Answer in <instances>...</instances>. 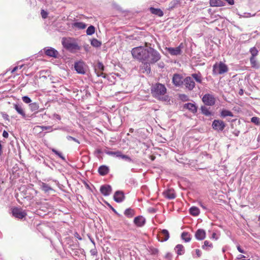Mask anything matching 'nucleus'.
Segmentation results:
<instances>
[{"mask_svg": "<svg viewBox=\"0 0 260 260\" xmlns=\"http://www.w3.org/2000/svg\"><path fill=\"white\" fill-rule=\"evenodd\" d=\"M195 237L198 240H203L206 237V232L203 229H198L195 233Z\"/></svg>", "mask_w": 260, "mask_h": 260, "instance_id": "a211bd4d", "label": "nucleus"}, {"mask_svg": "<svg viewBox=\"0 0 260 260\" xmlns=\"http://www.w3.org/2000/svg\"><path fill=\"white\" fill-rule=\"evenodd\" d=\"M39 185L41 189L45 193H49L50 191L53 190L50 186L44 182H40Z\"/></svg>", "mask_w": 260, "mask_h": 260, "instance_id": "6ab92c4d", "label": "nucleus"}, {"mask_svg": "<svg viewBox=\"0 0 260 260\" xmlns=\"http://www.w3.org/2000/svg\"><path fill=\"white\" fill-rule=\"evenodd\" d=\"M96 74V75L98 76V77H100V76H102L103 77V78H106V76L105 75H104V73H103V72H101L99 70L98 71H95Z\"/></svg>", "mask_w": 260, "mask_h": 260, "instance_id": "3c124183", "label": "nucleus"}, {"mask_svg": "<svg viewBox=\"0 0 260 260\" xmlns=\"http://www.w3.org/2000/svg\"><path fill=\"white\" fill-rule=\"evenodd\" d=\"M220 117H221L222 118H224L227 116H230V117L234 116V115L231 111L226 110V109L222 110L220 113Z\"/></svg>", "mask_w": 260, "mask_h": 260, "instance_id": "bb28decb", "label": "nucleus"}, {"mask_svg": "<svg viewBox=\"0 0 260 260\" xmlns=\"http://www.w3.org/2000/svg\"><path fill=\"white\" fill-rule=\"evenodd\" d=\"M124 214L128 218H132L134 215V210L131 208L126 209Z\"/></svg>", "mask_w": 260, "mask_h": 260, "instance_id": "f704fd0d", "label": "nucleus"}, {"mask_svg": "<svg viewBox=\"0 0 260 260\" xmlns=\"http://www.w3.org/2000/svg\"><path fill=\"white\" fill-rule=\"evenodd\" d=\"M13 107L15 109V110L17 111V113L20 115L22 116V117H26V114L22 107V104H20L18 103L14 104Z\"/></svg>", "mask_w": 260, "mask_h": 260, "instance_id": "4468645a", "label": "nucleus"}, {"mask_svg": "<svg viewBox=\"0 0 260 260\" xmlns=\"http://www.w3.org/2000/svg\"><path fill=\"white\" fill-rule=\"evenodd\" d=\"M165 197L169 199H173L175 198L176 195L174 191L172 189H168L164 192Z\"/></svg>", "mask_w": 260, "mask_h": 260, "instance_id": "5701e85b", "label": "nucleus"}, {"mask_svg": "<svg viewBox=\"0 0 260 260\" xmlns=\"http://www.w3.org/2000/svg\"><path fill=\"white\" fill-rule=\"evenodd\" d=\"M94 32L95 27L93 25L89 26L86 30V34L87 35H92L94 33Z\"/></svg>", "mask_w": 260, "mask_h": 260, "instance_id": "a19ab883", "label": "nucleus"}, {"mask_svg": "<svg viewBox=\"0 0 260 260\" xmlns=\"http://www.w3.org/2000/svg\"><path fill=\"white\" fill-rule=\"evenodd\" d=\"M44 51L46 55L50 57L56 58L58 55V52L52 47H45L44 48Z\"/></svg>", "mask_w": 260, "mask_h": 260, "instance_id": "9d476101", "label": "nucleus"}, {"mask_svg": "<svg viewBox=\"0 0 260 260\" xmlns=\"http://www.w3.org/2000/svg\"><path fill=\"white\" fill-rule=\"evenodd\" d=\"M124 198V195L122 191H117L114 194V199L115 202L120 203L123 201Z\"/></svg>", "mask_w": 260, "mask_h": 260, "instance_id": "f3484780", "label": "nucleus"}, {"mask_svg": "<svg viewBox=\"0 0 260 260\" xmlns=\"http://www.w3.org/2000/svg\"><path fill=\"white\" fill-rule=\"evenodd\" d=\"M212 247V244L207 240L204 241V245L202 246V248L206 250H209Z\"/></svg>", "mask_w": 260, "mask_h": 260, "instance_id": "c9c22d12", "label": "nucleus"}, {"mask_svg": "<svg viewBox=\"0 0 260 260\" xmlns=\"http://www.w3.org/2000/svg\"><path fill=\"white\" fill-rule=\"evenodd\" d=\"M67 139L68 140L70 141V140H73L74 141V142L77 143L78 144H80V142L78 140H77V139H76L75 138H74L73 137H71L70 136H67Z\"/></svg>", "mask_w": 260, "mask_h": 260, "instance_id": "09e8293b", "label": "nucleus"}, {"mask_svg": "<svg viewBox=\"0 0 260 260\" xmlns=\"http://www.w3.org/2000/svg\"><path fill=\"white\" fill-rule=\"evenodd\" d=\"M250 62L252 68L255 69H258L260 68V64L257 61L255 57H250Z\"/></svg>", "mask_w": 260, "mask_h": 260, "instance_id": "a878e982", "label": "nucleus"}, {"mask_svg": "<svg viewBox=\"0 0 260 260\" xmlns=\"http://www.w3.org/2000/svg\"><path fill=\"white\" fill-rule=\"evenodd\" d=\"M62 43L63 47L71 52H75L81 48L80 46L74 41L66 40L63 41Z\"/></svg>", "mask_w": 260, "mask_h": 260, "instance_id": "39448f33", "label": "nucleus"}, {"mask_svg": "<svg viewBox=\"0 0 260 260\" xmlns=\"http://www.w3.org/2000/svg\"><path fill=\"white\" fill-rule=\"evenodd\" d=\"M237 249L239 251V252H240V253H245V251L244 250H243L239 245L237 246Z\"/></svg>", "mask_w": 260, "mask_h": 260, "instance_id": "864d4df0", "label": "nucleus"}, {"mask_svg": "<svg viewBox=\"0 0 260 260\" xmlns=\"http://www.w3.org/2000/svg\"><path fill=\"white\" fill-rule=\"evenodd\" d=\"M169 237V233L167 230H162L157 236V238L160 242L167 241Z\"/></svg>", "mask_w": 260, "mask_h": 260, "instance_id": "f8f14e48", "label": "nucleus"}, {"mask_svg": "<svg viewBox=\"0 0 260 260\" xmlns=\"http://www.w3.org/2000/svg\"><path fill=\"white\" fill-rule=\"evenodd\" d=\"M172 82L176 86H180L183 83L182 77L178 74H175L172 78Z\"/></svg>", "mask_w": 260, "mask_h": 260, "instance_id": "2eb2a0df", "label": "nucleus"}, {"mask_svg": "<svg viewBox=\"0 0 260 260\" xmlns=\"http://www.w3.org/2000/svg\"><path fill=\"white\" fill-rule=\"evenodd\" d=\"M3 136L4 138H7L9 136L8 133L7 132H6V131H4L3 133Z\"/></svg>", "mask_w": 260, "mask_h": 260, "instance_id": "6e6d98bb", "label": "nucleus"}, {"mask_svg": "<svg viewBox=\"0 0 260 260\" xmlns=\"http://www.w3.org/2000/svg\"><path fill=\"white\" fill-rule=\"evenodd\" d=\"M147 52L144 62L154 64L161 58L160 53L151 47L148 48Z\"/></svg>", "mask_w": 260, "mask_h": 260, "instance_id": "f03ea898", "label": "nucleus"}, {"mask_svg": "<svg viewBox=\"0 0 260 260\" xmlns=\"http://www.w3.org/2000/svg\"><path fill=\"white\" fill-rule=\"evenodd\" d=\"M148 48L144 46L134 48L131 51L133 57L142 62H144L146 54L148 53Z\"/></svg>", "mask_w": 260, "mask_h": 260, "instance_id": "7ed1b4c3", "label": "nucleus"}, {"mask_svg": "<svg viewBox=\"0 0 260 260\" xmlns=\"http://www.w3.org/2000/svg\"><path fill=\"white\" fill-rule=\"evenodd\" d=\"M249 52L251 54L250 57H255L258 53L257 49L254 47L251 48L250 49Z\"/></svg>", "mask_w": 260, "mask_h": 260, "instance_id": "58836bf2", "label": "nucleus"}, {"mask_svg": "<svg viewBox=\"0 0 260 260\" xmlns=\"http://www.w3.org/2000/svg\"><path fill=\"white\" fill-rule=\"evenodd\" d=\"M251 122L256 125H259V118L257 117H252L251 118Z\"/></svg>", "mask_w": 260, "mask_h": 260, "instance_id": "a18cd8bd", "label": "nucleus"}, {"mask_svg": "<svg viewBox=\"0 0 260 260\" xmlns=\"http://www.w3.org/2000/svg\"><path fill=\"white\" fill-rule=\"evenodd\" d=\"M54 116L55 118H56L58 120H60L61 119L60 115H59L58 114H54Z\"/></svg>", "mask_w": 260, "mask_h": 260, "instance_id": "052dcab7", "label": "nucleus"}, {"mask_svg": "<svg viewBox=\"0 0 260 260\" xmlns=\"http://www.w3.org/2000/svg\"><path fill=\"white\" fill-rule=\"evenodd\" d=\"M181 237L186 242H188L191 240L190 235L187 232H183L181 234Z\"/></svg>", "mask_w": 260, "mask_h": 260, "instance_id": "72a5a7b5", "label": "nucleus"}, {"mask_svg": "<svg viewBox=\"0 0 260 260\" xmlns=\"http://www.w3.org/2000/svg\"><path fill=\"white\" fill-rule=\"evenodd\" d=\"M245 256L244 255H242V254H240L238 256V258L239 259H242V258H245Z\"/></svg>", "mask_w": 260, "mask_h": 260, "instance_id": "e2e57ef3", "label": "nucleus"}, {"mask_svg": "<svg viewBox=\"0 0 260 260\" xmlns=\"http://www.w3.org/2000/svg\"><path fill=\"white\" fill-rule=\"evenodd\" d=\"M150 11L153 14H155L159 17H161L164 15V13H163L162 11H161L159 9H156V8H154L151 7V8H150Z\"/></svg>", "mask_w": 260, "mask_h": 260, "instance_id": "cd10ccee", "label": "nucleus"}, {"mask_svg": "<svg viewBox=\"0 0 260 260\" xmlns=\"http://www.w3.org/2000/svg\"><path fill=\"white\" fill-rule=\"evenodd\" d=\"M104 152L108 155H111L116 157H118L119 154H120V151L119 150L116 151H112L108 150H104Z\"/></svg>", "mask_w": 260, "mask_h": 260, "instance_id": "c756f323", "label": "nucleus"}, {"mask_svg": "<svg viewBox=\"0 0 260 260\" xmlns=\"http://www.w3.org/2000/svg\"><path fill=\"white\" fill-rule=\"evenodd\" d=\"M212 126L216 131H222L225 127V124L221 120H214L212 122Z\"/></svg>", "mask_w": 260, "mask_h": 260, "instance_id": "1a4fd4ad", "label": "nucleus"}, {"mask_svg": "<svg viewBox=\"0 0 260 260\" xmlns=\"http://www.w3.org/2000/svg\"><path fill=\"white\" fill-rule=\"evenodd\" d=\"M13 216L18 219H22L25 217L27 214L26 212L21 208H14L12 210Z\"/></svg>", "mask_w": 260, "mask_h": 260, "instance_id": "6e6552de", "label": "nucleus"}, {"mask_svg": "<svg viewBox=\"0 0 260 260\" xmlns=\"http://www.w3.org/2000/svg\"><path fill=\"white\" fill-rule=\"evenodd\" d=\"M202 113L206 116H211L212 115L211 112L209 111V109L205 106H202L201 107Z\"/></svg>", "mask_w": 260, "mask_h": 260, "instance_id": "ea45409f", "label": "nucleus"}, {"mask_svg": "<svg viewBox=\"0 0 260 260\" xmlns=\"http://www.w3.org/2000/svg\"><path fill=\"white\" fill-rule=\"evenodd\" d=\"M51 150L52 152H53L55 154H56L57 156H58L60 158H61L63 160H65V157L63 156L62 153L56 150H55L54 148H52Z\"/></svg>", "mask_w": 260, "mask_h": 260, "instance_id": "c03bdc74", "label": "nucleus"}, {"mask_svg": "<svg viewBox=\"0 0 260 260\" xmlns=\"http://www.w3.org/2000/svg\"><path fill=\"white\" fill-rule=\"evenodd\" d=\"M243 90H242V89H241V90L239 91V94H240V95H242V94H243Z\"/></svg>", "mask_w": 260, "mask_h": 260, "instance_id": "338daca9", "label": "nucleus"}, {"mask_svg": "<svg viewBox=\"0 0 260 260\" xmlns=\"http://www.w3.org/2000/svg\"><path fill=\"white\" fill-rule=\"evenodd\" d=\"M216 234L215 233H213L212 235V238L215 239L216 240L217 239V238L216 237Z\"/></svg>", "mask_w": 260, "mask_h": 260, "instance_id": "680f3d73", "label": "nucleus"}, {"mask_svg": "<svg viewBox=\"0 0 260 260\" xmlns=\"http://www.w3.org/2000/svg\"><path fill=\"white\" fill-rule=\"evenodd\" d=\"M151 92L154 97L159 100L167 101L168 99V96L165 95L167 88L162 84L156 83L154 85L152 88Z\"/></svg>", "mask_w": 260, "mask_h": 260, "instance_id": "f257e3e1", "label": "nucleus"}, {"mask_svg": "<svg viewBox=\"0 0 260 260\" xmlns=\"http://www.w3.org/2000/svg\"><path fill=\"white\" fill-rule=\"evenodd\" d=\"M98 70L101 72H103L104 70V66L103 64L101 62H99L95 68V71Z\"/></svg>", "mask_w": 260, "mask_h": 260, "instance_id": "37998d69", "label": "nucleus"}, {"mask_svg": "<svg viewBox=\"0 0 260 260\" xmlns=\"http://www.w3.org/2000/svg\"><path fill=\"white\" fill-rule=\"evenodd\" d=\"M222 2L219 0H210V5L211 7H220Z\"/></svg>", "mask_w": 260, "mask_h": 260, "instance_id": "473e14b6", "label": "nucleus"}, {"mask_svg": "<svg viewBox=\"0 0 260 260\" xmlns=\"http://www.w3.org/2000/svg\"><path fill=\"white\" fill-rule=\"evenodd\" d=\"M91 45L94 47H99L101 46L102 43L96 39H93L91 40Z\"/></svg>", "mask_w": 260, "mask_h": 260, "instance_id": "4c0bfd02", "label": "nucleus"}, {"mask_svg": "<svg viewBox=\"0 0 260 260\" xmlns=\"http://www.w3.org/2000/svg\"><path fill=\"white\" fill-rule=\"evenodd\" d=\"M203 103L207 106H213L215 103V99L214 96L211 94H205L203 98Z\"/></svg>", "mask_w": 260, "mask_h": 260, "instance_id": "0eeeda50", "label": "nucleus"}, {"mask_svg": "<svg viewBox=\"0 0 260 260\" xmlns=\"http://www.w3.org/2000/svg\"><path fill=\"white\" fill-rule=\"evenodd\" d=\"M72 27L79 29H83L86 28V24L82 22H75L72 24Z\"/></svg>", "mask_w": 260, "mask_h": 260, "instance_id": "b1692460", "label": "nucleus"}, {"mask_svg": "<svg viewBox=\"0 0 260 260\" xmlns=\"http://www.w3.org/2000/svg\"><path fill=\"white\" fill-rule=\"evenodd\" d=\"M75 237L78 238L79 240H82V238L80 237L78 234L76 233L75 235Z\"/></svg>", "mask_w": 260, "mask_h": 260, "instance_id": "0e129e2a", "label": "nucleus"}, {"mask_svg": "<svg viewBox=\"0 0 260 260\" xmlns=\"http://www.w3.org/2000/svg\"><path fill=\"white\" fill-rule=\"evenodd\" d=\"M29 108L31 111L36 112L39 109V106L37 103H31L29 105Z\"/></svg>", "mask_w": 260, "mask_h": 260, "instance_id": "2f4dec72", "label": "nucleus"}, {"mask_svg": "<svg viewBox=\"0 0 260 260\" xmlns=\"http://www.w3.org/2000/svg\"><path fill=\"white\" fill-rule=\"evenodd\" d=\"M189 213L193 216H198L200 213V210L196 207H191L189 209Z\"/></svg>", "mask_w": 260, "mask_h": 260, "instance_id": "7c9ffc66", "label": "nucleus"}, {"mask_svg": "<svg viewBox=\"0 0 260 260\" xmlns=\"http://www.w3.org/2000/svg\"><path fill=\"white\" fill-rule=\"evenodd\" d=\"M41 15H42V17L43 18L45 19L47 17V15H48V13L47 12H46L45 11H44V10H41Z\"/></svg>", "mask_w": 260, "mask_h": 260, "instance_id": "603ef678", "label": "nucleus"}, {"mask_svg": "<svg viewBox=\"0 0 260 260\" xmlns=\"http://www.w3.org/2000/svg\"><path fill=\"white\" fill-rule=\"evenodd\" d=\"M191 78L199 83H201L203 80V77L200 73L192 74L191 75Z\"/></svg>", "mask_w": 260, "mask_h": 260, "instance_id": "c85d7f7f", "label": "nucleus"}, {"mask_svg": "<svg viewBox=\"0 0 260 260\" xmlns=\"http://www.w3.org/2000/svg\"><path fill=\"white\" fill-rule=\"evenodd\" d=\"M134 222L138 226H142L145 223V219L141 216H139L135 218Z\"/></svg>", "mask_w": 260, "mask_h": 260, "instance_id": "aec40b11", "label": "nucleus"}, {"mask_svg": "<svg viewBox=\"0 0 260 260\" xmlns=\"http://www.w3.org/2000/svg\"><path fill=\"white\" fill-rule=\"evenodd\" d=\"M34 131L35 133H41L42 132L41 126H36L34 128Z\"/></svg>", "mask_w": 260, "mask_h": 260, "instance_id": "8fccbe9b", "label": "nucleus"}, {"mask_svg": "<svg viewBox=\"0 0 260 260\" xmlns=\"http://www.w3.org/2000/svg\"><path fill=\"white\" fill-rule=\"evenodd\" d=\"M228 71V66L221 61L216 62L213 66V74H223Z\"/></svg>", "mask_w": 260, "mask_h": 260, "instance_id": "20e7f679", "label": "nucleus"}, {"mask_svg": "<svg viewBox=\"0 0 260 260\" xmlns=\"http://www.w3.org/2000/svg\"><path fill=\"white\" fill-rule=\"evenodd\" d=\"M183 44L181 43L179 46L177 47H166V50L171 55L173 56H177L180 55L182 53V48Z\"/></svg>", "mask_w": 260, "mask_h": 260, "instance_id": "423d86ee", "label": "nucleus"}, {"mask_svg": "<svg viewBox=\"0 0 260 260\" xmlns=\"http://www.w3.org/2000/svg\"><path fill=\"white\" fill-rule=\"evenodd\" d=\"M185 87L189 90H191L195 87V83L191 77H187L184 80Z\"/></svg>", "mask_w": 260, "mask_h": 260, "instance_id": "9b49d317", "label": "nucleus"}, {"mask_svg": "<svg viewBox=\"0 0 260 260\" xmlns=\"http://www.w3.org/2000/svg\"><path fill=\"white\" fill-rule=\"evenodd\" d=\"M200 205L204 209H206V207L202 203H200Z\"/></svg>", "mask_w": 260, "mask_h": 260, "instance_id": "69168bd1", "label": "nucleus"}, {"mask_svg": "<svg viewBox=\"0 0 260 260\" xmlns=\"http://www.w3.org/2000/svg\"><path fill=\"white\" fill-rule=\"evenodd\" d=\"M254 15H251L250 14L248 13L247 14V16H245V17H251L252 16H254Z\"/></svg>", "mask_w": 260, "mask_h": 260, "instance_id": "774afa93", "label": "nucleus"}, {"mask_svg": "<svg viewBox=\"0 0 260 260\" xmlns=\"http://www.w3.org/2000/svg\"><path fill=\"white\" fill-rule=\"evenodd\" d=\"M143 64L141 66V70L143 73L146 72L147 73H150L151 71L150 64L151 63H148L146 62H142Z\"/></svg>", "mask_w": 260, "mask_h": 260, "instance_id": "393cba45", "label": "nucleus"}, {"mask_svg": "<svg viewBox=\"0 0 260 260\" xmlns=\"http://www.w3.org/2000/svg\"><path fill=\"white\" fill-rule=\"evenodd\" d=\"M100 191L102 194L105 196H108L112 192V187L109 185H102L100 188Z\"/></svg>", "mask_w": 260, "mask_h": 260, "instance_id": "dca6fc26", "label": "nucleus"}, {"mask_svg": "<svg viewBox=\"0 0 260 260\" xmlns=\"http://www.w3.org/2000/svg\"><path fill=\"white\" fill-rule=\"evenodd\" d=\"M90 253H91V255H95L97 254V251H96V249H92L90 250Z\"/></svg>", "mask_w": 260, "mask_h": 260, "instance_id": "4d7b16f0", "label": "nucleus"}, {"mask_svg": "<svg viewBox=\"0 0 260 260\" xmlns=\"http://www.w3.org/2000/svg\"><path fill=\"white\" fill-rule=\"evenodd\" d=\"M74 68L77 72L79 74H84L85 70L84 68V63L82 61H78L75 63Z\"/></svg>", "mask_w": 260, "mask_h": 260, "instance_id": "ddd939ff", "label": "nucleus"}, {"mask_svg": "<svg viewBox=\"0 0 260 260\" xmlns=\"http://www.w3.org/2000/svg\"><path fill=\"white\" fill-rule=\"evenodd\" d=\"M196 254L198 255V257H200L201 255V252L198 249L196 250Z\"/></svg>", "mask_w": 260, "mask_h": 260, "instance_id": "13d9d810", "label": "nucleus"}, {"mask_svg": "<svg viewBox=\"0 0 260 260\" xmlns=\"http://www.w3.org/2000/svg\"><path fill=\"white\" fill-rule=\"evenodd\" d=\"M184 107L193 113H195L197 111V107L195 104L192 103H187L184 106Z\"/></svg>", "mask_w": 260, "mask_h": 260, "instance_id": "4be33fe9", "label": "nucleus"}, {"mask_svg": "<svg viewBox=\"0 0 260 260\" xmlns=\"http://www.w3.org/2000/svg\"><path fill=\"white\" fill-rule=\"evenodd\" d=\"M41 127H42V131H46V130H48L50 132L52 131V126H41Z\"/></svg>", "mask_w": 260, "mask_h": 260, "instance_id": "de8ad7c7", "label": "nucleus"}, {"mask_svg": "<svg viewBox=\"0 0 260 260\" xmlns=\"http://www.w3.org/2000/svg\"><path fill=\"white\" fill-rule=\"evenodd\" d=\"M22 67V66H20V67L16 66V67H14L12 71V73L15 72L16 71H17L18 69V68L21 69Z\"/></svg>", "mask_w": 260, "mask_h": 260, "instance_id": "5fc2aeb1", "label": "nucleus"}, {"mask_svg": "<svg viewBox=\"0 0 260 260\" xmlns=\"http://www.w3.org/2000/svg\"><path fill=\"white\" fill-rule=\"evenodd\" d=\"M175 250L178 255H181L184 253V249L183 245L181 244H178L175 247Z\"/></svg>", "mask_w": 260, "mask_h": 260, "instance_id": "e433bc0d", "label": "nucleus"}, {"mask_svg": "<svg viewBox=\"0 0 260 260\" xmlns=\"http://www.w3.org/2000/svg\"><path fill=\"white\" fill-rule=\"evenodd\" d=\"M118 157H120L123 159H124L125 160L128 161V162L133 161L132 159L130 157H129L128 155L123 154L121 151H120V154H119V156Z\"/></svg>", "mask_w": 260, "mask_h": 260, "instance_id": "79ce46f5", "label": "nucleus"}, {"mask_svg": "<svg viewBox=\"0 0 260 260\" xmlns=\"http://www.w3.org/2000/svg\"><path fill=\"white\" fill-rule=\"evenodd\" d=\"M230 5H233L234 4V0H225Z\"/></svg>", "mask_w": 260, "mask_h": 260, "instance_id": "bf43d9fd", "label": "nucleus"}, {"mask_svg": "<svg viewBox=\"0 0 260 260\" xmlns=\"http://www.w3.org/2000/svg\"><path fill=\"white\" fill-rule=\"evenodd\" d=\"M22 101L26 104H30L31 102V99L28 96H24L22 97Z\"/></svg>", "mask_w": 260, "mask_h": 260, "instance_id": "49530a36", "label": "nucleus"}, {"mask_svg": "<svg viewBox=\"0 0 260 260\" xmlns=\"http://www.w3.org/2000/svg\"><path fill=\"white\" fill-rule=\"evenodd\" d=\"M109 172V168L105 165L100 166L98 169L99 173L102 176H105L107 175Z\"/></svg>", "mask_w": 260, "mask_h": 260, "instance_id": "412c9836", "label": "nucleus"}]
</instances>
